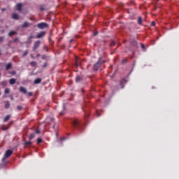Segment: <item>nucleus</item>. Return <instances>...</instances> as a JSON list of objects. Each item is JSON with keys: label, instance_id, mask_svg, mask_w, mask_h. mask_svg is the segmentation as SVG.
Listing matches in <instances>:
<instances>
[{"label": "nucleus", "instance_id": "49530a36", "mask_svg": "<svg viewBox=\"0 0 179 179\" xmlns=\"http://www.w3.org/2000/svg\"><path fill=\"white\" fill-rule=\"evenodd\" d=\"M97 117H100V114H98Z\"/></svg>", "mask_w": 179, "mask_h": 179}, {"label": "nucleus", "instance_id": "1a4fd4ad", "mask_svg": "<svg viewBox=\"0 0 179 179\" xmlns=\"http://www.w3.org/2000/svg\"><path fill=\"white\" fill-rule=\"evenodd\" d=\"M20 92H21V93H23L24 94H26V93H27V90L23 87H20Z\"/></svg>", "mask_w": 179, "mask_h": 179}, {"label": "nucleus", "instance_id": "c03bdc74", "mask_svg": "<svg viewBox=\"0 0 179 179\" xmlns=\"http://www.w3.org/2000/svg\"><path fill=\"white\" fill-rule=\"evenodd\" d=\"M73 39L70 40V43H73Z\"/></svg>", "mask_w": 179, "mask_h": 179}, {"label": "nucleus", "instance_id": "f8f14e48", "mask_svg": "<svg viewBox=\"0 0 179 179\" xmlns=\"http://www.w3.org/2000/svg\"><path fill=\"white\" fill-rule=\"evenodd\" d=\"M10 107V103H9V101H5L4 108L8 109Z\"/></svg>", "mask_w": 179, "mask_h": 179}, {"label": "nucleus", "instance_id": "6ab92c4d", "mask_svg": "<svg viewBox=\"0 0 179 179\" xmlns=\"http://www.w3.org/2000/svg\"><path fill=\"white\" fill-rule=\"evenodd\" d=\"M16 31H10V32H9V34H8V36H10V37H11V36H14V34H16Z\"/></svg>", "mask_w": 179, "mask_h": 179}, {"label": "nucleus", "instance_id": "37998d69", "mask_svg": "<svg viewBox=\"0 0 179 179\" xmlns=\"http://www.w3.org/2000/svg\"><path fill=\"white\" fill-rule=\"evenodd\" d=\"M141 48H145V45L142 44V45H141Z\"/></svg>", "mask_w": 179, "mask_h": 179}, {"label": "nucleus", "instance_id": "4be33fe9", "mask_svg": "<svg viewBox=\"0 0 179 179\" xmlns=\"http://www.w3.org/2000/svg\"><path fill=\"white\" fill-rule=\"evenodd\" d=\"M37 145H40V143H43V139L41 138H38L36 141Z\"/></svg>", "mask_w": 179, "mask_h": 179}, {"label": "nucleus", "instance_id": "473e14b6", "mask_svg": "<svg viewBox=\"0 0 179 179\" xmlns=\"http://www.w3.org/2000/svg\"><path fill=\"white\" fill-rule=\"evenodd\" d=\"M47 66H48V63H44L43 65V68H47Z\"/></svg>", "mask_w": 179, "mask_h": 179}, {"label": "nucleus", "instance_id": "bb28decb", "mask_svg": "<svg viewBox=\"0 0 179 179\" xmlns=\"http://www.w3.org/2000/svg\"><path fill=\"white\" fill-rule=\"evenodd\" d=\"M1 129L2 131H8V128L6 126H2Z\"/></svg>", "mask_w": 179, "mask_h": 179}, {"label": "nucleus", "instance_id": "3c124183", "mask_svg": "<svg viewBox=\"0 0 179 179\" xmlns=\"http://www.w3.org/2000/svg\"><path fill=\"white\" fill-rule=\"evenodd\" d=\"M13 73V75H15V73Z\"/></svg>", "mask_w": 179, "mask_h": 179}, {"label": "nucleus", "instance_id": "4c0bfd02", "mask_svg": "<svg viewBox=\"0 0 179 179\" xmlns=\"http://www.w3.org/2000/svg\"><path fill=\"white\" fill-rule=\"evenodd\" d=\"M36 134H40L41 133V131L40 129H37L36 131H35Z\"/></svg>", "mask_w": 179, "mask_h": 179}, {"label": "nucleus", "instance_id": "7c9ffc66", "mask_svg": "<svg viewBox=\"0 0 179 179\" xmlns=\"http://www.w3.org/2000/svg\"><path fill=\"white\" fill-rule=\"evenodd\" d=\"M45 8H44V6H43V5H41V6H40V10H41V11H43V10H45Z\"/></svg>", "mask_w": 179, "mask_h": 179}, {"label": "nucleus", "instance_id": "5701e85b", "mask_svg": "<svg viewBox=\"0 0 179 179\" xmlns=\"http://www.w3.org/2000/svg\"><path fill=\"white\" fill-rule=\"evenodd\" d=\"M138 24H142V17H138Z\"/></svg>", "mask_w": 179, "mask_h": 179}, {"label": "nucleus", "instance_id": "c85d7f7f", "mask_svg": "<svg viewBox=\"0 0 179 179\" xmlns=\"http://www.w3.org/2000/svg\"><path fill=\"white\" fill-rule=\"evenodd\" d=\"M32 38H34V36L33 35V34H31L28 37V40H31Z\"/></svg>", "mask_w": 179, "mask_h": 179}, {"label": "nucleus", "instance_id": "ea45409f", "mask_svg": "<svg viewBox=\"0 0 179 179\" xmlns=\"http://www.w3.org/2000/svg\"><path fill=\"white\" fill-rule=\"evenodd\" d=\"M28 96H29V97H31V96H33V92H28Z\"/></svg>", "mask_w": 179, "mask_h": 179}, {"label": "nucleus", "instance_id": "412c9836", "mask_svg": "<svg viewBox=\"0 0 179 179\" xmlns=\"http://www.w3.org/2000/svg\"><path fill=\"white\" fill-rule=\"evenodd\" d=\"M35 136H36V135L34 134V133L31 134L29 136L30 141H31V139H34Z\"/></svg>", "mask_w": 179, "mask_h": 179}, {"label": "nucleus", "instance_id": "393cba45", "mask_svg": "<svg viewBox=\"0 0 179 179\" xmlns=\"http://www.w3.org/2000/svg\"><path fill=\"white\" fill-rule=\"evenodd\" d=\"M10 92V90L9 88H6L4 91L5 94H9Z\"/></svg>", "mask_w": 179, "mask_h": 179}, {"label": "nucleus", "instance_id": "f704fd0d", "mask_svg": "<svg viewBox=\"0 0 179 179\" xmlns=\"http://www.w3.org/2000/svg\"><path fill=\"white\" fill-rule=\"evenodd\" d=\"M115 45V41H112L111 43H110V47H113Z\"/></svg>", "mask_w": 179, "mask_h": 179}, {"label": "nucleus", "instance_id": "b1692460", "mask_svg": "<svg viewBox=\"0 0 179 179\" xmlns=\"http://www.w3.org/2000/svg\"><path fill=\"white\" fill-rule=\"evenodd\" d=\"M30 145H31V141H27L24 143L25 148H26V146H29Z\"/></svg>", "mask_w": 179, "mask_h": 179}, {"label": "nucleus", "instance_id": "09e8293b", "mask_svg": "<svg viewBox=\"0 0 179 179\" xmlns=\"http://www.w3.org/2000/svg\"><path fill=\"white\" fill-rule=\"evenodd\" d=\"M125 61H127V59H125V60H123V62H125Z\"/></svg>", "mask_w": 179, "mask_h": 179}, {"label": "nucleus", "instance_id": "cd10ccee", "mask_svg": "<svg viewBox=\"0 0 179 179\" xmlns=\"http://www.w3.org/2000/svg\"><path fill=\"white\" fill-rule=\"evenodd\" d=\"M80 80H82V78H80V76H77L76 78V82H80Z\"/></svg>", "mask_w": 179, "mask_h": 179}, {"label": "nucleus", "instance_id": "72a5a7b5", "mask_svg": "<svg viewBox=\"0 0 179 179\" xmlns=\"http://www.w3.org/2000/svg\"><path fill=\"white\" fill-rule=\"evenodd\" d=\"M31 43H32L31 39H28V41H27V44H31Z\"/></svg>", "mask_w": 179, "mask_h": 179}, {"label": "nucleus", "instance_id": "58836bf2", "mask_svg": "<svg viewBox=\"0 0 179 179\" xmlns=\"http://www.w3.org/2000/svg\"><path fill=\"white\" fill-rule=\"evenodd\" d=\"M3 41V36H0V43H2Z\"/></svg>", "mask_w": 179, "mask_h": 179}, {"label": "nucleus", "instance_id": "9d476101", "mask_svg": "<svg viewBox=\"0 0 179 179\" xmlns=\"http://www.w3.org/2000/svg\"><path fill=\"white\" fill-rule=\"evenodd\" d=\"M22 6H23V5L20 3H17L16 6L17 10H19L20 12H22Z\"/></svg>", "mask_w": 179, "mask_h": 179}, {"label": "nucleus", "instance_id": "de8ad7c7", "mask_svg": "<svg viewBox=\"0 0 179 179\" xmlns=\"http://www.w3.org/2000/svg\"><path fill=\"white\" fill-rule=\"evenodd\" d=\"M30 20H33V18L31 17V18H30Z\"/></svg>", "mask_w": 179, "mask_h": 179}, {"label": "nucleus", "instance_id": "a18cd8bd", "mask_svg": "<svg viewBox=\"0 0 179 179\" xmlns=\"http://www.w3.org/2000/svg\"><path fill=\"white\" fill-rule=\"evenodd\" d=\"M10 100H13V96H11V97H10Z\"/></svg>", "mask_w": 179, "mask_h": 179}, {"label": "nucleus", "instance_id": "ddd939ff", "mask_svg": "<svg viewBox=\"0 0 179 179\" xmlns=\"http://www.w3.org/2000/svg\"><path fill=\"white\" fill-rule=\"evenodd\" d=\"M30 24H29V22H24V23H23V24L22 25V29H24V28H26V27H29V25Z\"/></svg>", "mask_w": 179, "mask_h": 179}, {"label": "nucleus", "instance_id": "f3484780", "mask_svg": "<svg viewBox=\"0 0 179 179\" xmlns=\"http://www.w3.org/2000/svg\"><path fill=\"white\" fill-rule=\"evenodd\" d=\"M15 83H16V79L15 78L10 79V85H15Z\"/></svg>", "mask_w": 179, "mask_h": 179}, {"label": "nucleus", "instance_id": "8fccbe9b", "mask_svg": "<svg viewBox=\"0 0 179 179\" xmlns=\"http://www.w3.org/2000/svg\"><path fill=\"white\" fill-rule=\"evenodd\" d=\"M97 35V34H94V36H96Z\"/></svg>", "mask_w": 179, "mask_h": 179}, {"label": "nucleus", "instance_id": "7ed1b4c3", "mask_svg": "<svg viewBox=\"0 0 179 179\" xmlns=\"http://www.w3.org/2000/svg\"><path fill=\"white\" fill-rule=\"evenodd\" d=\"M38 29H40L41 30H43V29H47L48 27V24L45 22H41L37 24Z\"/></svg>", "mask_w": 179, "mask_h": 179}, {"label": "nucleus", "instance_id": "a19ab883", "mask_svg": "<svg viewBox=\"0 0 179 179\" xmlns=\"http://www.w3.org/2000/svg\"><path fill=\"white\" fill-rule=\"evenodd\" d=\"M151 24H152V26H155V24H156V22H152L151 23Z\"/></svg>", "mask_w": 179, "mask_h": 179}, {"label": "nucleus", "instance_id": "0eeeda50", "mask_svg": "<svg viewBox=\"0 0 179 179\" xmlns=\"http://www.w3.org/2000/svg\"><path fill=\"white\" fill-rule=\"evenodd\" d=\"M13 153V151L12 150H8L5 153V157H10V156H12Z\"/></svg>", "mask_w": 179, "mask_h": 179}, {"label": "nucleus", "instance_id": "f257e3e1", "mask_svg": "<svg viewBox=\"0 0 179 179\" xmlns=\"http://www.w3.org/2000/svg\"><path fill=\"white\" fill-rule=\"evenodd\" d=\"M72 126L73 127V128H77L78 129H80V121H79L78 118L73 119Z\"/></svg>", "mask_w": 179, "mask_h": 179}, {"label": "nucleus", "instance_id": "c756f323", "mask_svg": "<svg viewBox=\"0 0 179 179\" xmlns=\"http://www.w3.org/2000/svg\"><path fill=\"white\" fill-rule=\"evenodd\" d=\"M131 45H133L134 47H136V41H133L131 43Z\"/></svg>", "mask_w": 179, "mask_h": 179}, {"label": "nucleus", "instance_id": "20e7f679", "mask_svg": "<svg viewBox=\"0 0 179 179\" xmlns=\"http://www.w3.org/2000/svg\"><path fill=\"white\" fill-rule=\"evenodd\" d=\"M41 44V41H36L34 42V46H33V51H36L38 47H40Z\"/></svg>", "mask_w": 179, "mask_h": 179}, {"label": "nucleus", "instance_id": "864d4df0", "mask_svg": "<svg viewBox=\"0 0 179 179\" xmlns=\"http://www.w3.org/2000/svg\"><path fill=\"white\" fill-rule=\"evenodd\" d=\"M0 96H1V93H0Z\"/></svg>", "mask_w": 179, "mask_h": 179}, {"label": "nucleus", "instance_id": "4468645a", "mask_svg": "<svg viewBox=\"0 0 179 179\" xmlns=\"http://www.w3.org/2000/svg\"><path fill=\"white\" fill-rule=\"evenodd\" d=\"M47 121L48 122H54V121H55V119L52 117H50L47 118Z\"/></svg>", "mask_w": 179, "mask_h": 179}, {"label": "nucleus", "instance_id": "79ce46f5", "mask_svg": "<svg viewBox=\"0 0 179 179\" xmlns=\"http://www.w3.org/2000/svg\"><path fill=\"white\" fill-rule=\"evenodd\" d=\"M59 115H64V112H60Z\"/></svg>", "mask_w": 179, "mask_h": 179}, {"label": "nucleus", "instance_id": "f03ea898", "mask_svg": "<svg viewBox=\"0 0 179 179\" xmlns=\"http://www.w3.org/2000/svg\"><path fill=\"white\" fill-rule=\"evenodd\" d=\"M103 62H104L101 60V59H99L98 62L94 65V71H98L99 68H100V66L101 64H103Z\"/></svg>", "mask_w": 179, "mask_h": 179}, {"label": "nucleus", "instance_id": "423d86ee", "mask_svg": "<svg viewBox=\"0 0 179 179\" xmlns=\"http://www.w3.org/2000/svg\"><path fill=\"white\" fill-rule=\"evenodd\" d=\"M44 36H45V31H42L39 32V33L36 35V38H43V37H44Z\"/></svg>", "mask_w": 179, "mask_h": 179}, {"label": "nucleus", "instance_id": "e433bc0d", "mask_svg": "<svg viewBox=\"0 0 179 179\" xmlns=\"http://www.w3.org/2000/svg\"><path fill=\"white\" fill-rule=\"evenodd\" d=\"M13 41L14 43H17V41H19V38H15Z\"/></svg>", "mask_w": 179, "mask_h": 179}, {"label": "nucleus", "instance_id": "603ef678", "mask_svg": "<svg viewBox=\"0 0 179 179\" xmlns=\"http://www.w3.org/2000/svg\"><path fill=\"white\" fill-rule=\"evenodd\" d=\"M0 55H1V52H0Z\"/></svg>", "mask_w": 179, "mask_h": 179}, {"label": "nucleus", "instance_id": "2f4dec72", "mask_svg": "<svg viewBox=\"0 0 179 179\" xmlns=\"http://www.w3.org/2000/svg\"><path fill=\"white\" fill-rule=\"evenodd\" d=\"M29 54V52L27 50H26L25 52H24V54H23V57H26V55H27Z\"/></svg>", "mask_w": 179, "mask_h": 179}, {"label": "nucleus", "instance_id": "9b49d317", "mask_svg": "<svg viewBox=\"0 0 179 179\" xmlns=\"http://www.w3.org/2000/svg\"><path fill=\"white\" fill-rule=\"evenodd\" d=\"M34 85H38L40 83H41V78H36L35 79V80L34 81Z\"/></svg>", "mask_w": 179, "mask_h": 179}, {"label": "nucleus", "instance_id": "a211bd4d", "mask_svg": "<svg viewBox=\"0 0 179 179\" xmlns=\"http://www.w3.org/2000/svg\"><path fill=\"white\" fill-rule=\"evenodd\" d=\"M10 118V115H6L3 119V122H6Z\"/></svg>", "mask_w": 179, "mask_h": 179}, {"label": "nucleus", "instance_id": "c9c22d12", "mask_svg": "<svg viewBox=\"0 0 179 179\" xmlns=\"http://www.w3.org/2000/svg\"><path fill=\"white\" fill-rule=\"evenodd\" d=\"M17 108L18 111H20L22 110V106H18L17 107Z\"/></svg>", "mask_w": 179, "mask_h": 179}, {"label": "nucleus", "instance_id": "39448f33", "mask_svg": "<svg viewBox=\"0 0 179 179\" xmlns=\"http://www.w3.org/2000/svg\"><path fill=\"white\" fill-rule=\"evenodd\" d=\"M128 83V80L127 78H122L120 82V85L122 87V89H124V86L125 83Z\"/></svg>", "mask_w": 179, "mask_h": 179}, {"label": "nucleus", "instance_id": "6e6552de", "mask_svg": "<svg viewBox=\"0 0 179 179\" xmlns=\"http://www.w3.org/2000/svg\"><path fill=\"white\" fill-rule=\"evenodd\" d=\"M2 164H0V169L2 167V166H5L8 163V158L3 157L1 159Z\"/></svg>", "mask_w": 179, "mask_h": 179}, {"label": "nucleus", "instance_id": "a878e982", "mask_svg": "<svg viewBox=\"0 0 179 179\" xmlns=\"http://www.w3.org/2000/svg\"><path fill=\"white\" fill-rule=\"evenodd\" d=\"M30 65L31 66H36V65H37V63L36 62H31Z\"/></svg>", "mask_w": 179, "mask_h": 179}, {"label": "nucleus", "instance_id": "aec40b11", "mask_svg": "<svg viewBox=\"0 0 179 179\" xmlns=\"http://www.w3.org/2000/svg\"><path fill=\"white\" fill-rule=\"evenodd\" d=\"M80 65V62H79V59L78 58H76V66L78 68Z\"/></svg>", "mask_w": 179, "mask_h": 179}, {"label": "nucleus", "instance_id": "dca6fc26", "mask_svg": "<svg viewBox=\"0 0 179 179\" xmlns=\"http://www.w3.org/2000/svg\"><path fill=\"white\" fill-rule=\"evenodd\" d=\"M10 68H12V63H8L6 66V71H9V69H10Z\"/></svg>", "mask_w": 179, "mask_h": 179}, {"label": "nucleus", "instance_id": "2eb2a0df", "mask_svg": "<svg viewBox=\"0 0 179 179\" xmlns=\"http://www.w3.org/2000/svg\"><path fill=\"white\" fill-rule=\"evenodd\" d=\"M12 17L13 19L17 20V19H19V15H17V13H13Z\"/></svg>", "mask_w": 179, "mask_h": 179}]
</instances>
